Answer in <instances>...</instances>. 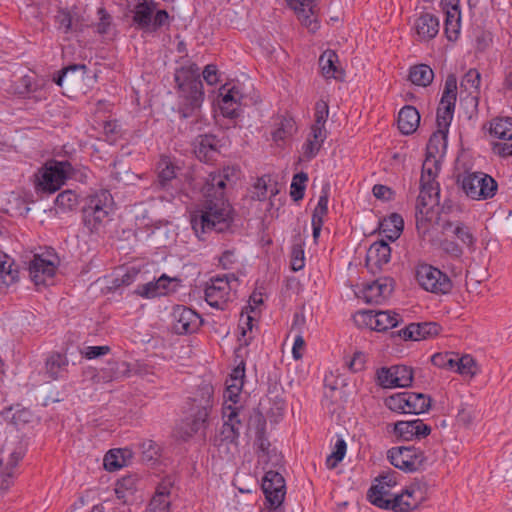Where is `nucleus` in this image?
Returning a JSON list of instances; mask_svg holds the SVG:
<instances>
[{"instance_id":"49","label":"nucleus","mask_w":512,"mask_h":512,"mask_svg":"<svg viewBox=\"0 0 512 512\" xmlns=\"http://www.w3.org/2000/svg\"><path fill=\"white\" fill-rule=\"evenodd\" d=\"M456 360L457 353L454 352L435 353L431 357V362L434 366L441 369L451 370L454 372L457 364Z\"/></svg>"},{"instance_id":"25","label":"nucleus","mask_w":512,"mask_h":512,"mask_svg":"<svg viewBox=\"0 0 512 512\" xmlns=\"http://www.w3.org/2000/svg\"><path fill=\"white\" fill-rule=\"evenodd\" d=\"M256 422V453L259 460L268 461L271 459L272 454L278 457L274 449H271V444L265 436L266 420L261 413L255 415Z\"/></svg>"},{"instance_id":"47","label":"nucleus","mask_w":512,"mask_h":512,"mask_svg":"<svg viewBox=\"0 0 512 512\" xmlns=\"http://www.w3.org/2000/svg\"><path fill=\"white\" fill-rule=\"evenodd\" d=\"M137 477L135 475H127L120 478L115 487V493L118 499L126 502V498L132 495L136 490Z\"/></svg>"},{"instance_id":"48","label":"nucleus","mask_w":512,"mask_h":512,"mask_svg":"<svg viewBox=\"0 0 512 512\" xmlns=\"http://www.w3.org/2000/svg\"><path fill=\"white\" fill-rule=\"evenodd\" d=\"M296 123L292 118H282L277 123L276 129L272 132V138L275 142L283 141L291 137L296 132Z\"/></svg>"},{"instance_id":"35","label":"nucleus","mask_w":512,"mask_h":512,"mask_svg":"<svg viewBox=\"0 0 512 512\" xmlns=\"http://www.w3.org/2000/svg\"><path fill=\"white\" fill-rule=\"evenodd\" d=\"M338 62L337 54L332 50H326L322 53L319 58V66L321 68L322 75L327 78L338 79L342 72L336 66Z\"/></svg>"},{"instance_id":"37","label":"nucleus","mask_w":512,"mask_h":512,"mask_svg":"<svg viewBox=\"0 0 512 512\" xmlns=\"http://www.w3.org/2000/svg\"><path fill=\"white\" fill-rule=\"evenodd\" d=\"M460 32V11L458 7H451L446 12L444 22V33L449 41H454L458 38Z\"/></svg>"},{"instance_id":"38","label":"nucleus","mask_w":512,"mask_h":512,"mask_svg":"<svg viewBox=\"0 0 512 512\" xmlns=\"http://www.w3.org/2000/svg\"><path fill=\"white\" fill-rule=\"evenodd\" d=\"M55 24L59 31L64 34L77 33L82 31L78 20H75L67 10H59L55 15Z\"/></svg>"},{"instance_id":"43","label":"nucleus","mask_w":512,"mask_h":512,"mask_svg":"<svg viewBox=\"0 0 512 512\" xmlns=\"http://www.w3.org/2000/svg\"><path fill=\"white\" fill-rule=\"evenodd\" d=\"M244 417V409L242 406H232L223 404L222 418L224 423H228L229 426L233 425L240 432L242 427V420Z\"/></svg>"},{"instance_id":"29","label":"nucleus","mask_w":512,"mask_h":512,"mask_svg":"<svg viewBox=\"0 0 512 512\" xmlns=\"http://www.w3.org/2000/svg\"><path fill=\"white\" fill-rule=\"evenodd\" d=\"M218 139L211 134L199 135L194 141V153L204 162L211 161L218 152Z\"/></svg>"},{"instance_id":"13","label":"nucleus","mask_w":512,"mask_h":512,"mask_svg":"<svg viewBox=\"0 0 512 512\" xmlns=\"http://www.w3.org/2000/svg\"><path fill=\"white\" fill-rule=\"evenodd\" d=\"M261 487L271 509H276L283 503L286 495V485L284 477L279 472L266 471Z\"/></svg>"},{"instance_id":"33","label":"nucleus","mask_w":512,"mask_h":512,"mask_svg":"<svg viewBox=\"0 0 512 512\" xmlns=\"http://www.w3.org/2000/svg\"><path fill=\"white\" fill-rule=\"evenodd\" d=\"M157 9V3L153 0H144L136 5L133 21L143 29L151 27L152 15Z\"/></svg>"},{"instance_id":"36","label":"nucleus","mask_w":512,"mask_h":512,"mask_svg":"<svg viewBox=\"0 0 512 512\" xmlns=\"http://www.w3.org/2000/svg\"><path fill=\"white\" fill-rule=\"evenodd\" d=\"M403 226L404 221L402 217L395 213L390 215L389 218L384 219L380 225L382 233L390 241H395L400 237Z\"/></svg>"},{"instance_id":"9","label":"nucleus","mask_w":512,"mask_h":512,"mask_svg":"<svg viewBox=\"0 0 512 512\" xmlns=\"http://www.w3.org/2000/svg\"><path fill=\"white\" fill-rule=\"evenodd\" d=\"M385 404L391 411L417 415L428 411L431 399L423 393L401 392L387 397Z\"/></svg>"},{"instance_id":"46","label":"nucleus","mask_w":512,"mask_h":512,"mask_svg":"<svg viewBox=\"0 0 512 512\" xmlns=\"http://www.w3.org/2000/svg\"><path fill=\"white\" fill-rule=\"evenodd\" d=\"M78 205V195L72 190L62 191L55 199L57 212L66 213L72 211Z\"/></svg>"},{"instance_id":"17","label":"nucleus","mask_w":512,"mask_h":512,"mask_svg":"<svg viewBox=\"0 0 512 512\" xmlns=\"http://www.w3.org/2000/svg\"><path fill=\"white\" fill-rule=\"evenodd\" d=\"M440 29V21L434 14L424 12L415 18L412 30L417 41L427 42L437 36Z\"/></svg>"},{"instance_id":"50","label":"nucleus","mask_w":512,"mask_h":512,"mask_svg":"<svg viewBox=\"0 0 512 512\" xmlns=\"http://www.w3.org/2000/svg\"><path fill=\"white\" fill-rule=\"evenodd\" d=\"M307 181L308 175L305 172L294 175L290 186V196L294 201L303 199Z\"/></svg>"},{"instance_id":"31","label":"nucleus","mask_w":512,"mask_h":512,"mask_svg":"<svg viewBox=\"0 0 512 512\" xmlns=\"http://www.w3.org/2000/svg\"><path fill=\"white\" fill-rule=\"evenodd\" d=\"M397 122L399 130L403 134H412L419 126L420 114L415 107L406 105L400 110Z\"/></svg>"},{"instance_id":"57","label":"nucleus","mask_w":512,"mask_h":512,"mask_svg":"<svg viewBox=\"0 0 512 512\" xmlns=\"http://www.w3.org/2000/svg\"><path fill=\"white\" fill-rule=\"evenodd\" d=\"M240 436V432L237 431L236 428H233V425H230L228 423H224L221 427L218 439L221 443H231V444H237L238 438Z\"/></svg>"},{"instance_id":"61","label":"nucleus","mask_w":512,"mask_h":512,"mask_svg":"<svg viewBox=\"0 0 512 512\" xmlns=\"http://www.w3.org/2000/svg\"><path fill=\"white\" fill-rule=\"evenodd\" d=\"M123 465H124V460L123 459L120 460L119 457L117 456V454L113 450H110L105 455L104 466L107 470L114 471V470L121 468Z\"/></svg>"},{"instance_id":"30","label":"nucleus","mask_w":512,"mask_h":512,"mask_svg":"<svg viewBox=\"0 0 512 512\" xmlns=\"http://www.w3.org/2000/svg\"><path fill=\"white\" fill-rule=\"evenodd\" d=\"M173 281L174 279L163 274L156 281L139 285L135 292L143 298H154L165 295L170 291L169 286Z\"/></svg>"},{"instance_id":"32","label":"nucleus","mask_w":512,"mask_h":512,"mask_svg":"<svg viewBox=\"0 0 512 512\" xmlns=\"http://www.w3.org/2000/svg\"><path fill=\"white\" fill-rule=\"evenodd\" d=\"M326 137V129L311 127L310 134L302 147L303 156L306 160H311L316 157Z\"/></svg>"},{"instance_id":"34","label":"nucleus","mask_w":512,"mask_h":512,"mask_svg":"<svg viewBox=\"0 0 512 512\" xmlns=\"http://www.w3.org/2000/svg\"><path fill=\"white\" fill-rule=\"evenodd\" d=\"M158 179L155 187L159 189H168L171 182L176 178V167L168 158H162L158 163Z\"/></svg>"},{"instance_id":"63","label":"nucleus","mask_w":512,"mask_h":512,"mask_svg":"<svg viewBox=\"0 0 512 512\" xmlns=\"http://www.w3.org/2000/svg\"><path fill=\"white\" fill-rule=\"evenodd\" d=\"M304 267V251L301 247H293L291 268L294 271H299Z\"/></svg>"},{"instance_id":"10","label":"nucleus","mask_w":512,"mask_h":512,"mask_svg":"<svg viewBox=\"0 0 512 512\" xmlns=\"http://www.w3.org/2000/svg\"><path fill=\"white\" fill-rule=\"evenodd\" d=\"M73 171L74 169L68 161L47 162L40 172L38 186L42 191L54 193L67 179L72 177Z\"/></svg>"},{"instance_id":"15","label":"nucleus","mask_w":512,"mask_h":512,"mask_svg":"<svg viewBox=\"0 0 512 512\" xmlns=\"http://www.w3.org/2000/svg\"><path fill=\"white\" fill-rule=\"evenodd\" d=\"M357 316L364 325L378 332L387 331L402 322L400 314L389 310H367L359 312Z\"/></svg>"},{"instance_id":"41","label":"nucleus","mask_w":512,"mask_h":512,"mask_svg":"<svg viewBox=\"0 0 512 512\" xmlns=\"http://www.w3.org/2000/svg\"><path fill=\"white\" fill-rule=\"evenodd\" d=\"M373 504L379 508L392 510L394 512H410V506L404 500L401 494H396L392 498L381 499L380 497L373 500Z\"/></svg>"},{"instance_id":"12","label":"nucleus","mask_w":512,"mask_h":512,"mask_svg":"<svg viewBox=\"0 0 512 512\" xmlns=\"http://www.w3.org/2000/svg\"><path fill=\"white\" fill-rule=\"evenodd\" d=\"M416 279L424 290L434 294H448L453 287L445 273L426 263L417 266Z\"/></svg>"},{"instance_id":"27","label":"nucleus","mask_w":512,"mask_h":512,"mask_svg":"<svg viewBox=\"0 0 512 512\" xmlns=\"http://www.w3.org/2000/svg\"><path fill=\"white\" fill-rule=\"evenodd\" d=\"M398 473L388 471L380 474L377 478V484L373 485L368 492L370 502L373 504L375 498L387 499L390 496V489L397 484Z\"/></svg>"},{"instance_id":"53","label":"nucleus","mask_w":512,"mask_h":512,"mask_svg":"<svg viewBox=\"0 0 512 512\" xmlns=\"http://www.w3.org/2000/svg\"><path fill=\"white\" fill-rule=\"evenodd\" d=\"M346 442L343 439H338L335 444L334 451L327 457L326 466L329 469H334L343 460L346 453Z\"/></svg>"},{"instance_id":"58","label":"nucleus","mask_w":512,"mask_h":512,"mask_svg":"<svg viewBox=\"0 0 512 512\" xmlns=\"http://www.w3.org/2000/svg\"><path fill=\"white\" fill-rule=\"evenodd\" d=\"M170 503V497L154 494L148 505L147 512H167Z\"/></svg>"},{"instance_id":"2","label":"nucleus","mask_w":512,"mask_h":512,"mask_svg":"<svg viewBox=\"0 0 512 512\" xmlns=\"http://www.w3.org/2000/svg\"><path fill=\"white\" fill-rule=\"evenodd\" d=\"M213 393V387L204 384L189 398L187 416L174 429V436L177 439L187 442L197 434L205 436L208 417L213 407Z\"/></svg>"},{"instance_id":"60","label":"nucleus","mask_w":512,"mask_h":512,"mask_svg":"<svg viewBox=\"0 0 512 512\" xmlns=\"http://www.w3.org/2000/svg\"><path fill=\"white\" fill-rule=\"evenodd\" d=\"M99 22L97 24V32L99 34H107L111 26V16L104 8L98 9Z\"/></svg>"},{"instance_id":"11","label":"nucleus","mask_w":512,"mask_h":512,"mask_svg":"<svg viewBox=\"0 0 512 512\" xmlns=\"http://www.w3.org/2000/svg\"><path fill=\"white\" fill-rule=\"evenodd\" d=\"M391 464L405 472H415L425 467L427 457L420 448L415 446L393 447L388 451Z\"/></svg>"},{"instance_id":"51","label":"nucleus","mask_w":512,"mask_h":512,"mask_svg":"<svg viewBox=\"0 0 512 512\" xmlns=\"http://www.w3.org/2000/svg\"><path fill=\"white\" fill-rule=\"evenodd\" d=\"M456 362L455 372L461 375H468L470 377H473L477 373L476 362L472 356L468 354L460 356L457 354Z\"/></svg>"},{"instance_id":"56","label":"nucleus","mask_w":512,"mask_h":512,"mask_svg":"<svg viewBox=\"0 0 512 512\" xmlns=\"http://www.w3.org/2000/svg\"><path fill=\"white\" fill-rule=\"evenodd\" d=\"M475 419V409L468 404H461L458 410L456 420L459 424L469 427Z\"/></svg>"},{"instance_id":"28","label":"nucleus","mask_w":512,"mask_h":512,"mask_svg":"<svg viewBox=\"0 0 512 512\" xmlns=\"http://www.w3.org/2000/svg\"><path fill=\"white\" fill-rule=\"evenodd\" d=\"M129 366L124 361H108L105 366L97 371L94 378L97 382L109 383L127 376Z\"/></svg>"},{"instance_id":"64","label":"nucleus","mask_w":512,"mask_h":512,"mask_svg":"<svg viewBox=\"0 0 512 512\" xmlns=\"http://www.w3.org/2000/svg\"><path fill=\"white\" fill-rule=\"evenodd\" d=\"M202 75L208 85H215L218 82L217 66L214 64L206 65Z\"/></svg>"},{"instance_id":"1","label":"nucleus","mask_w":512,"mask_h":512,"mask_svg":"<svg viewBox=\"0 0 512 512\" xmlns=\"http://www.w3.org/2000/svg\"><path fill=\"white\" fill-rule=\"evenodd\" d=\"M237 177V170L225 167L209 173L202 187V208L191 216V225L198 238L210 232H223L230 225L231 207L225 200V188Z\"/></svg>"},{"instance_id":"62","label":"nucleus","mask_w":512,"mask_h":512,"mask_svg":"<svg viewBox=\"0 0 512 512\" xmlns=\"http://www.w3.org/2000/svg\"><path fill=\"white\" fill-rule=\"evenodd\" d=\"M110 351L109 346H88L82 352L87 359H94L106 355Z\"/></svg>"},{"instance_id":"3","label":"nucleus","mask_w":512,"mask_h":512,"mask_svg":"<svg viewBox=\"0 0 512 512\" xmlns=\"http://www.w3.org/2000/svg\"><path fill=\"white\" fill-rule=\"evenodd\" d=\"M178 94V113L181 118H196L204 102L200 69L192 63L176 69L174 74Z\"/></svg>"},{"instance_id":"26","label":"nucleus","mask_w":512,"mask_h":512,"mask_svg":"<svg viewBox=\"0 0 512 512\" xmlns=\"http://www.w3.org/2000/svg\"><path fill=\"white\" fill-rule=\"evenodd\" d=\"M69 360L65 354L52 352L45 361V375L51 380L63 379L68 375Z\"/></svg>"},{"instance_id":"21","label":"nucleus","mask_w":512,"mask_h":512,"mask_svg":"<svg viewBox=\"0 0 512 512\" xmlns=\"http://www.w3.org/2000/svg\"><path fill=\"white\" fill-rule=\"evenodd\" d=\"M441 327L436 322L410 323L398 331V335L404 340L420 341L437 336Z\"/></svg>"},{"instance_id":"5","label":"nucleus","mask_w":512,"mask_h":512,"mask_svg":"<svg viewBox=\"0 0 512 512\" xmlns=\"http://www.w3.org/2000/svg\"><path fill=\"white\" fill-rule=\"evenodd\" d=\"M113 197L108 190H99L86 197L82 207L84 226L91 233L100 232L110 220Z\"/></svg>"},{"instance_id":"4","label":"nucleus","mask_w":512,"mask_h":512,"mask_svg":"<svg viewBox=\"0 0 512 512\" xmlns=\"http://www.w3.org/2000/svg\"><path fill=\"white\" fill-rule=\"evenodd\" d=\"M440 171V158L426 155L420 177V193L416 201L417 226L427 218L432 207L439 203L440 187L436 178Z\"/></svg>"},{"instance_id":"55","label":"nucleus","mask_w":512,"mask_h":512,"mask_svg":"<svg viewBox=\"0 0 512 512\" xmlns=\"http://www.w3.org/2000/svg\"><path fill=\"white\" fill-rule=\"evenodd\" d=\"M457 96V78L454 74L447 76L444 91L440 101H449L456 103Z\"/></svg>"},{"instance_id":"44","label":"nucleus","mask_w":512,"mask_h":512,"mask_svg":"<svg viewBox=\"0 0 512 512\" xmlns=\"http://www.w3.org/2000/svg\"><path fill=\"white\" fill-rule=\"evenodd\" d=\"M424 489L419 483H412L400 493L411 510L416 509L424 500Z\"/></svg>"},{"instance_id":"40","label":"nucleus","mask_w":512,"mask_h":512,"mask_svg":"<svg viewBox=\"0 0 512 512\" xmlns=\"http://www.w3.org/2000/svg\"><path fill=\"white\" fill-rule=\"evenodd\" d=\"M455 104L456 103L454 102H449L446 100L440 101L436 117L437 127L440 132H448L450 123L453 118Z\"/></svg>"},{"instance_id":"42","label":"nucleus","mask_w":512,"mask_h":512,"mask_svg":"<svg viewBox=\"0 0 512 512\" xmlns=\"http://www.w3.org/2000/svg\"><path fill=\"white\" fill-rule=\"evenodd\" d=\"M447 134L448 132H440L437 129V131L431 135L428 141L426 155L440 158L445 153L447 145Z\"/></svg>"},{"instance_id":"18","label":"nucleus","mask_w":512,"mask_h":512,"mask_svg":"<svg viewBox=\"0 0 512 512\" xmlns=\"http://www.w3.org/2000/svg\"><path fill=\"white\" fill-rule=\"evenodd\" d=\"M394 434L403 441L422 439L431 433V427L421 419L398 421L393 427Z\"/></svg>"},{"instance_id":"6","label":"nucleus","mask_w":512,"mask_h":512,"mask_svg":"<svg viewBox=\"0 0 512 512\" xmlns=\"http://www.w3.org/2000/svg\"><path fill=\"white\" fill-rule=\"evenodd\" d=\"M23 455L19 442L6 441L0 449V493L6 492L14 483L17 465Z\"/></svg>"},{"instance_id":"19","label":"nucleus","mask_w":512,"mask_h":512,"mask_svg":"<svg viewBox=\"0 0 512 512\" xmlns=\"http://www.w3.org/2000/svg\"><path fill=\"white\" fill-rule=\"evenodd\" d=\"M29 276L36 286L47 285L52 281L56 265L53 261L47 260L40 255H34L29 263Z\"/></svg>"},{"instance_id":"14","label":"nucleus","mask_w":512,"mask_h":512,"mask_svg":"<svg viewBox=\"0 0 512 512\" xmlns=\"http://www.w3.org/2000/svg\"><path fill=\"white\" fill-rule=\"evenodd\" d=\"M377 381L383 388L408 387L413 381V370L405 365L382 367L377 371Z\"/></svg>"},{"instance_id":"22","label":"nucleus","mask_w":512,"mask_h":512,"mask_svg":"<svg viewBox=\"0 0 512 512\" xmlns=\"http://www.w3.org/2000/svg\"><path fill=\"white\" fill-rule=\"evenodd\" d=\"M393 291V280L391 278H379L364 286L362 298L366 303H380Z\"/></svg>"},{"instance_id":"7","label":"nucleus","mask_w":512,"mask_h":512,"mask_svg":"<svg viewBox=\"0 0 512 512\" xmlns=\"http://www.w3.org/2000/svg\"><path fill=\"white\" fill-rule=\"evenodd\" d=\"M238 279L234 274L217 276L211 278L206 284L205 300L217 309H224L226 304L232 300L233 290L236 289Z\"/></svg>"},{"instance_id":"8","label":"nucleus","mask_w":512,"mask_h":512,"mask_svg":"<svg viewBox=\"0 0 512 512\" xmlns=\"http://www.w3.org/2000/svg\"><path fill=\"white\" fill-rule=\"evenodd\" d=\"M459 181L465 194L474 200L492 198L498 187L497 182L483 172H467Z\"/></svg>"},{"instance_id":"59","label":"nucleus","mask_w":512,"mask_h":512,"mask_svg":"<svg viewBox=\"0 0 512 512\" xmlns=\"http://www.w3.org/2000/svg\"><path fill=\"white\" fill-rule=\"evenodd\" d=\"M454 235L461 240L468 247H472L475 243V237L473 236L470 229L463 223H457L454 230Z\"/></svg>"},{"instance_id":"16","label":"nucleus","mask_w":512,"mask_h":512,"mask_svg":"<svg viewBox=\"0 0 512 512\" xmlns=\"http://www.w3.org/2000/svg\"><path fill=\"white\" fill-rule=\"evenodd\" d=\"M172 329L176 334H191L198 330L201 325L200 315L191 308L177 305L173 308Z\"/></svg>"},{"instance_id":"52","label":"nucleus","mask_w":512,"mask_h":512,"mask_svg":"<svg viewBox=\"0 0 512 512\" xmlns=\"http://www.w3.org/2000/svg\"><path fill=\"white\" fill-rule=\"evenodd\" d=\"M481 83V75L477 69H469L461 80V86L470 92V94L478 93Z\"/></svg>"},{"instance_id":"54","label":"nucleus","mask_w":512,"mask_h":512,"mask_svg":"<svg viewBox=\"0 0 512 512\" xmlns=\"http://www.w3.org/2000/svg\"><path fill=\"white\" fill-rule=\"evenodd\" d=\"M329 115V106L327 102L320 100L315 104V122L313 128L325 129V123Z\"/></svg>"},{"instance_id":"24","label":"nucleus","mask_w":512,"mask_h":512,"mask_svg":"<svg viewBox=\"0 0 512 512\" xmlns=\"http://www.w3.org/2000/svg\"><path fill=\"white\" fill-rule=\"evenodd\" d=\"M288 5L296 12L298 19L311 31L318 28L316 20V4L314 0H286Z\"/></svg>"},{"instance_id":"39","label":"nucleus","mask_w":512,"mask_h":512,"mask_svg":"<svg viewBox=\"0 0 512 512\" xmlns=\"http://www.w3.org/2000/svg\"><path fill=\"white\" fill-rule=\"evenodd\" d=\"M434 78V72L426 64L415 65L410 69L409 79L415 85L426 87L430 85Z\"/></svg>"},{"instance_id":"20","label":"nucleus","mask_w":512,"mask_h":512,"mask_svg":"<svg viewBox=\"0 0 512 512\" xmlns=\"http://www.w3.org/2000/svg\"><path fill=\"white\" fill-rule=\"evenodd\" d=\"M219 95L221 97L219 107L223 116L231 119L238 117V111L243 99L239 88L235 85L229 87L228 84H225L220 88Z\"/></svg>"},{"instance_id":"23","label":"nucleus","mask_w":512,"mask_h":512,"mask_svg":"<svg viewBox=\"0 0 512 512\" xmlns=\"http://www.w3.org/2000/svg\"><path fill=\"white\" fill-rule=\"evenodd\" d=\"M391 258V248L384 240L376 241L370 245L366 254V266L372 273L380 270Z\"/></svg>"},{"instance_id":"45","label":"nucleus","mask_w":512,"mask_h":512,"mask_svg":"<svg viewBox=\"0 0 512 512\" xmlns=\"http://www.w3.org/2000/svg\"><path fill=\"white\" fill-rule=\"evenodd\" d=\"M490 134L502 140H512V118L507 117L493 120Z\"/></svg>"}]
</instances>
